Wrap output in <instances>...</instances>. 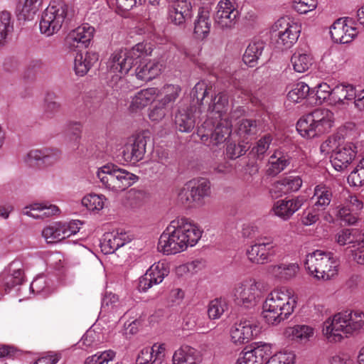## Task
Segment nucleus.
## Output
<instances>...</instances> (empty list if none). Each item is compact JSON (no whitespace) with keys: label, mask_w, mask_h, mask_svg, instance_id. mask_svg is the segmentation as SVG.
Masks as SVG:
<instances>
[{"label":"nucleus","mask_w":364,"mask_h":364,"mask_svg":"<svg viewBox=\"0 0 364 364\" xmlns=\"http://www.w3.org/2000/svg\"><path fill=\"white\" fill-rule=\"evenodd\" d=\"M144 54L145 46L142 43L136 44L131 50L114 53L108 63L112 86L122 82V77L133 65H136L135 75L139 80L150 81L158 77L161 74L162 65L158 61L145 58Z\"/></svg>","instance_id":"nucleus-1"},{"label":"nucleus","mask_w":364,"mask_h":364,"mask_svg":"<svg viewBox=\"0 0 364 364\" xmlns=\"http://www.w3.org/2000/svg\"><path fill=\"white\" fill-rule=\"evenodd\" d=\"M202 235V231L185 218L172 220L159 237L158 250L166 255H175L194 246Z\"/></svg>","instance_id":"nucleus-2"},{"label":"nucleus","mask_w":364,"mask_h":364,"mask_svg":"<svg viewBox=\"0 0 364 364\" xmlns=\"http://www.w3.org/2000/svg\"><path fill=\"white\" fill-rule=\"evenodd\" d=\"M296 297L291 289L283 287L272 291L262 304V316L268 324L277 325L293 313Z\"/></svg>","instance_id":"nucleus-3"},{"label":"nucleus","mask_w":364,"mask_h":364,"mask_svg":"<svg viewBox=\"0 0 364 364\" xmlns=\"http://www.w3.org/2000/svg\"><path fill=\"white\" fill-rule=\"evenodd\" d=\"M364 325V313L359 311H343L328 318L323 325V333L330 342L340 341L342 333L350 334Z\"/></svg>","instance_id":"nucleus-4"},{"label":"nucleus","mask_w":364,"mask_h":364,"mask_svg":"<svg viewBox=\"0 0 364 364\" xmlns=\"http://www.w3.org/2000/svg\"><path fill=\"white\" fill-rule=\"evenodd\" d=\"M304 267L317 279L327 281L338 273V262L331 252L316 250L306 255Z\"/></svg>","instance_id":"nucleus-5"},{"label":"nucleus","mask_w":364,"mask_h":364,"mask_svg":"<svg viewBox=\"0 0 364 364\" xmlns=\"http://www.w3.org/2000/svg\"><path fill=\"white\" fill-rule=\"evenodd\" d=\"M333 113L328 109H316L301 117L296 130L305 138H314L328 132L333 124Z\"/></svg>","instance_id":"nucleus-6"},{"label":"nucleus","mask_w":364,"mask_h":364,"mask_svg":"<svg viewBox=\"0 0 364 364\" xmlns=\"http://www.w3.org/2000/svg\"><path fill=\"white\" fill-rule=\"evenodd\" d=\"M97 177L105 188L116 193L126 190L138 180L135 174L113 164L100 168Z\"/></svg>","instance_id":"nucleus-7"},{"label":"nucleus","mask_w":364,"mask_h":364,"mask_svg":"<svg viewBox=\"0 0 364 364\" xmlns=\"http://www.w3.org/2000/svg\"><path fill=\"white\" fill-rule=\"evenodd\" d=\"M68 9V5L62 1H52L41 16V32L47 36L57 33L66 18Z\"/></svg>","instance_id":"nucleus-8"},{"label":"nucleus","mask_w":364,"mask_h":364,"mask_svg":"<svg viewBox=\"0 0 364 364\" xmlns=\"http://www.w3.org/2000/svg\"><path fill=\"white\" fill-rule=\"evenodd\" d=\"M272 38L277 48H290L298 40L300 33L299 25L289 18H281L272 26Z\"/></svg>","instance_id":"nucleus-9"},{"label":"nucleus","mask_w":364,"mask_h":364,"mask_svg":"<svg viewBox=\"0 0 364 364\" xmlns=\"http://www.w3.org/2000/svg\"><path fill=\"white\" fill-rule=\"evenodd\" d=\"M211 122L206 120L203 127L198 130V134L201 141L213 149L215 147L223 144L232 132V122L226 119H221L216 125L213 124L214 129H209L207 133L205 131L210 126Z\"/></svg>","instance_id":"nucleus-10"},{"label":"nucleus","mask_w":364,"mask_h":364,"mask_svg":"<svg viewBox=\"0 0 364 364\" xmlns=\"http://www.w3.org/2000/svg\"><path fill=\"white\" fill-rule=\"evenodd\" d=\"M259 286V283L252 278H247L236 283L232 291L235 301L238 305L247 308L254 306L261 294Z\"/></svg>","instance_id":"nucleus-11"},{"label":"nucleus","mask_w":364,"mask_h":364,"mask_svg":"<svg viewBox=\"0 0 364 364\" xmlns=\"http://www.w3.org/2000/svg\"><path fill=\"white\" fill-rule=\"evenodd\" d=\"M249 260L256 264H265L277 254V245L271 237H264L247 250Z\"/></svg>","instance_id":"nucleus-12"},{"label":"nucleus","mask_w":364,"mask_h":364,"mask_svg":"<svg viewBox=\"0 0 364 364\" xmlns=\"http://www.w3.org/2000/svg\"><path fill=\"white\" fill-rule=\"evenodd\" d=\"M239 12L230 0H220L216 6L215 23L221 29L232 28L237 21Z\"/></svg>","instance_id":"nucleus-13"},{"label":"nucleus","mask_w":364,"mask_h":364,"mask_svg":"<svg viewBox=\"0 0 364 364\" xmlns=\"http://www.w3.org/2000/svg\"><path fill=\"white\" fill-rule=\"evenodd\" d=\"M147 139L139 134L129 139L123 147L122 157L126 162L136 164L141 161L146 153Z\"/></svg>","instance_id":"nucleus-14"},{"label":"nucleus","mask_w":364,"mask_h":364,"mask_svg":"<svg viewBox=\"0 0 364 364\" xmlns=\"http://www.w3.org/2000/svg\"><path fill=\"white\" fill-rule=\"evenodd\" d=\"M258 332V326L254 321L241 319L231 328V340L236 345H241L249 342Z\"/></svg>","instance_id":"nucleus-15"},{"label":"nucleus","mask_w":364,"mask_h":364,"mask_svg":"<svg viewBox=\"0 0 364 364\" xmlns=\"http://www.w3.org/2000/svg\"><path fill=\"white\" fill-rule=\"evenodd\" d=\"M272 345L268 343H255L250 350L244 352L236 364H262L272 355Z\"/></svg>","instance_id":"nucleus-16"},{"label":"nucleus","mask_w":364,"mask_h":364,"mask_svg":"<svg viewBox=\"0 0 364 364\" xmlns=\"http://www.w3.org/2000/svg\"><path fill=\"white\" fill-rule=\"evenodd\" d=\"M306 198L298 196L291 199H282L275 202L271 211L283 220H289L304 204Z\"/></svg>","instance_id":"nucleus-17"},{"label":"nucleus","mask_w":364,"mask_h":364,"mask_svg":"<svg viewBox=\"0 0 364 364\" xmlns=\"http://www.w3.org/2000/svg\"><path fill=\"white\" fill-rule=\"evenodd\" d=\"M356 146L353 143H346L338 146L337 150L331 155V163L338 171L346 168L353 161L356 155Z\"/></svg>","instance_id":"nucleus-18"},{"label":"nucleus","mask_w":364,"mask_h":364,"mask_svg":"<svg viewBox=\"0 0 364 364\" xmlns=\"http://www.w3.org/2000/svg\"><path fill=\"white\" fill-rule=\"evenodd\" d=\"M23 281L24 272L19 261L12 262L0 275V286L4 287L6 291H9L14 287L21 284Z\"/></svg>","instance_id":"nucleus-19"},{"label":"nucleus","mask_w":364,"mask_h":364,"mask_svg":"<svg viewBox=\"0 0 364 364\" xmlns=\"http://www.w3.org/2000/svg\"><path fill=\"white\" fill-rule=\"evenodd\" d=\"M333 41L339 43H350L358 34L355 27L347 23V18H338L330 27Z\"/></svg>","instance_id":"nucleus-20"},{"label":"nucleus","mask_w":364,"mask_h":364,"mask_svg":"<svg viewBox=\"0 0 364 364\" xmlns=\"http://www.w3.org/2000/svg\"><path fill=\"white\" fill-rule=\"evenodd\" d=\"M303 181L299 176H288L274 182L269 189L272 198H279L292 192L298 191Z\"/></svg>","instance_id":"nucleus-21"},{"label":"nucleus","mask_w":364,"mask_h":364,"mask_svg":"<svg viewBox=\"0 0 364 364\" xmlns=\"http://www.w3.org/2000/svg\"><path fill=\"white\" fill-rule=\"evenodd\" d=\"M95 28L89 24H83L71 31L65 38L70 48H87L93 38Z\"/></svg>","instance_id":"nucleus-22"},{"label":"nucleus","mask_w":364,"mask_h":364,"mask_svg":"<svg viewBox=\"0 0 364 364\" xmlns=\"http://www.w3.org/2000/svg\"><path fill=\"white\" fill-rule=\"evenodd\" d=\"M193 16L192 6L185 0H177L168 9V19L176 26H185Z\"/></svg>","instance_id":"nucleus-23"},{"label":"nucleus","mask_w":364,"mask_h":364,"mask_svg":"<svg viewBox=\"0 0 364 364\" xmlns=\"http://www.w3.org/2000/svg\"><path fill=\"white\" fill-rule=\"evenodd\" d=\"M132 240V237L127 232L123 230H117L105 233L100 247L105 254H112Z\"/></svg>","instance_id":"nucleus-24"},{"label":"nucleus","mask_w":364,"mask_h":364,"mask_svg":"<svg viewBox=\"0 0 364 364\" xmlns=\"http://www.w3.org/2000/svg\"><path fill=\"white\" fill-rule=\"evenodd\" d=\"M165 354V344L154 343L151 348H145L140 351L136 364H162Z\"/></svg>","instance_id":"nucleus-25"},{"label":"nucleus","mask_w":364,"mask_h":364,"mask_svg":"<svg viewBox=\"0 0 364 364\" xmlns=\"http://www.w3.org/2000/svg\"><path fill=\"white\" fill-rule=\"evenodd\" d=\"M299 271L297 263H280L279 264L269 265L267 267L268 273L275 279L287 282L295 278Z\"/></svg>","instance_id":"nucleus-26"},{"label":"nucleus","mask_w":364,"mask_h":364,"mask_svg":"<svg viewBox=\"0 0 364 364\" xmlns=\"http://www.w3.org/2000/svg\"><path fill=\"white\" fill-rule=\"evenodd\" d=\"M60 209L55 205L48 203H33L24 208L23 215L35 219H43L57 215Z\"/></svg>","instance_id":"nucleus-27"},{"label":"nucleus","mask_w":364,"mask_h":364,"mask_svg":"<svg viewBox=\"0 0 364 364\" xmlns=\"http://www.w3.org/2000/svg\"><path fill=\"white\" fill-rule=\"evenodd\" d=\"M172 361L173 364H199L201 355L196 349L183 346L174 352Z\"/></svg>","instance_id":"nucleus-28"},{"label":"nucleus","mask_w":364,"mask_h":364,"mask_svg":"<svg viewBox=\"0 0 364 364\" xmlns=\"http://www.w3.org/2000/svg\"><path fill=\"white\" fill-rule=\"evenodd\" d=\"M290 163V157L288 154L280 150H276L269 158L267 163V174L275 176L284 171Z\"/></svg>","instance_id":"nucleus-29"},{"label":"nucleus","mask_w":364,"mask_h":364,"mask_svg":"<svg viewBox=\"0 0 364 364\" xmlns=\"http://www.w3.org/2000/svg\"><path fill=\"white\" fill-rule=\"evenodd\" d=\"M43 0H18L16 14L19 20H32L39 11Z\"/></svg>","instance_id":"nucleus-30"},{"label":"nucleus","mask_w":364,"mask_h":364,"mask_svg":"<svg viewBox=\"0 0 364 364\" xmlns=\"http://www.w3.org/2000/svg\"><path fill=\"white\" fill-rule=\"evenodd\" d=\"M356 97L355 88L350 84H340L333 88L331 102L338 105H348Z\"/></svg>","instance_id":"nucleus-31"},{"label":"nucleus","mask_w":364,"mask_h":364,"mask_svg":"<svg viewBox=\"0 0 364 364\" xmlns=\"http://www.w3.org/2000/svg\"><path fill=\"white\" fill-rule=\"evenodd\" d=\"M285 335L291 340L305 344L314 336V328L307 325H295L285 330Z\"/></svg>","instance_id":"nucleus-32"},{"label":"nucleus","mask_w":364,"mask_h":364,"mask_svg":"<svg viewBox=\"0 0 364 364\" xmlns=\"http://www.w3.org/2000/svg\"><path fill=\"white\" fill-rule=\"evenodd\" d=\"M333 197V192L329 187L318 185L314 188V196L311 198L313 207L318 210H325L330 205Z\"/></svg>","instance_id":"nucleus-33"},{"label":"nucleus","mask_w":364,"mask_h":364,"mask_svg":"<svg viewBox=\"0 0 364 364\" xmlns=\"http://www.w3.org/2000/svg\"><path fill=\"white\" fill-rule=\"evenodd\" d=\"M98 60V55L95 52L77 53L74 60V69L78 75H85L91 67Z\"/></svg>","instance_id":"nucleus-34"},{"label":"nucleus","mask_w":364,"mask_h":364,"mask_svg":"<svg viewBox=\"0 0 364 364\" xmlns=\"http://www.w3.org/2000/svg\"><path fill=\"white\" fill-rule=\"evenodd\" d=\"M175 124L181 132H190L196 124L195 117L191 109L178 110L175 115Z\"/></svg>","instance_id":"nucleus-35"},{"label":"nucleus","mask_w":364,"mask_h":364,"mask_svg":"<svg viewBox=\"0 0 364 364\" xmlns=\"http://www.w3.org/2000/svg\"><path fill=\"white\" fill-rule=\"evenodd\" d=\"M158 93L156 87H149L138 92L132 98L130 107L134 109H139L149 105Z\"/></svg>","instance_id":"nucleus-36"},{"label":"nucleus","mask_w":364,"mask_h":364,"mask_svg":"<svg viewBox=\"0 0 364 364\" xmlns=\"http://www.w3.org/2000/svg\"><path fill=\"white\" fill-rule=\"evenodd\" d=\"M189 186L193 191L196 204L200 205L205 197L210 194V184L206 178H195L188 181Z\"/></svg>","instance_id":"nucleus-37"},{"label":"nucleus","mask_w":364,"mask_h":364,"mask_svg":"<svg viewBox=\"0 0 364 364\" xmlns=\"http://www.w3.org/2000/svg\"><path fill=\"white\" fill-rule=\"evenodd\" d=\"M210 13L209 11L200 8L198 11L197 19L195 21L194 33L198 38H205L210 32Z\"/></svg>","instance_id":"nucleus-38"},{"label":"nucleus","mask_w":364,"mask_h":364,"mask_svg":"<svg viewBox=\"0 0 364 364\" xmlns=\"http://www.w3.org/2000/svg\"><path fill=\"white\" fill-rule=\"evenodd\" d=\"M229 109L228 97L224 92H220L211 100L209 105L208 112L213 117L214 113L218 114L220 120L223 118V115Z\"/></svg>","instance_id":"nucleus-39"},{"label":"nucleus","mask_w":364,"mask_h":364,"mask_svg":"<svg viewBox=\"0 0 364 364\" xmlns=\"http://www.w3.org/2000/svg\"><path fill=\"white\" fill-rule=\"evenodd\" d=\"M264 48V43L263 41H259L250 43L242 57L244 63L250 67H255L257 64Z\"/></svg>","instance_id":"nucleus-40"},{"label":"nucleus","mask_w":364,"mask_h":364,"mask_svg":"<svg viewBox=\"0 0 364 364\" xmlns=\"http://www.w3.org/2000/svg\"><path fill=\"white\" fill-rule=\"evenodd\" d=\"M291 63L295 72L302 73L312 65V58L309 54L296 51L291 58Z\"/></svg>","instance_id":"nucleus-41"},{"label":"nucleus","mask_w":364,"mask_h":364,"mask_svg":"<svg viewBox=\"0 0 364 364\" xmlns=\"http://www.w3.org/2000/svg\"><path fill=\"white\" fill-rule=\"evenodd\" d=\"M13 30L14 21L11 13L7 11L0 12V46L5 45Z\"/></svg>","instance_id":"nucleus-42"},{"label":"nucleus","mask_w":364,"mask_h":364,"mask_svg":"<svg viewBox=\"0 0 364 364\" xmlns=\"http://www.w3.org/2000/svg\"><path fill=\"white\" fill-rule=\"evenodd\" d=\"M62 223H55L43 228L42 236L48 243H53L65 239Z\"/></svg>","instance_id":"nucleus-43"},{"label":"nucleus","mask_w":364,"mask_h":364,"mask_svg":"<svg viewBox=\"0 0 364 364\" xmlns=\"http://www.w3.org/2000/svg\"><path fill=\"white\" fill-rule=\"evenodd\" d=\"M258 132L256 120L243 119L237 123V134L240 138L248 139L257 134Z\"/></svg>","instance_id":"nucleus-44"},{"label":"nucleus","mask_w":364,"mask_h":364,"mask_svg":"<svg viewBox=\"0 0 364 364\" xmlns=\"http://www.w3.org/2000/svg\"><path fill=\"white\" fill-rule=\"evenodd\" d=\"M169 270L164 262H158L151 265L146 271V274L151 277V279L155 284H160L164 277L168 275Z\"/></svg>","instance_id":"nucleus-45"},{"label":"nucleus","mask_w":364,"mask_h":364,"mask_svg":"<svg viewBox=\"0 0 364 364\" xmlns=\"http://www.w3.org/2000/svg\"><path fill=\"white\" fill-rule=\"evenodd\" d=\"M228 304L221 298L215 299L210 301L208 306V316L210 319L220 318L225 311L228 310Z\"/></svg>","instance_id":"nucleus-46"},{"label":"nucleus","mask_w":364,"mask_h":364,"mask_svg":"<svg viewBox=\"0 0 364 364\" xmlns=\"http://www.w3.org/2000/svg\"><path fill=\"white\" fill-rule=\"evenodd\" d=\"M335 214L337 219L345 225H355L358 220V215L352 213L348 207L343 205H339L335 208Z\"/></svg>","instance_id":"nucleus-47"},{"label":"nucleus","mask_w":364,"mask_h":364,"mask_svg":"<svg viewBox=\"0 0 364 364\" xmlns=\"http://www.w3.org/2000/svg\"><path fill=\"white\" fill-rule=\"evenodd\" d=\"M116 356V353L109 349L89 356L86 358L84 364H109L112 363Z\"/></svg>","instance_id":"nucleus-48"},{"label":"nucleus","mask_w":364,"mask_h":364,"mask_svg":"<svg viewBox=\"0 0 364 364\" xmlns=\"http://www.w3.org/2000/svg\"><path fill=\"white\" fill-rule=\"evenodd\" d=\"M310 88L308 85L303 82H300L296 84L289 92L287 98L292 102L298 103L307 97Z\"/></svg>","instance_id":"nucleus-49"},{"label":"nucleus","mask_w":364,"mask_h":364,"mask_svg":"<svg viewBox=\"0 0 364 364\" xmlns=\"http://www.w3.org/2000/svg\"><path fill=\"white\" fill-rule=\"evenodd\" d=\"M105 200L102 195L91 193L83 197L82 204L90 210H100L103 208Z\"/></svg>","instance_id":"nucleus-50"},{"label":"nucleus","mask_w":364,"mask_h":364,"mask_svg":"<svg viewBox=\"0 0 364 364\" xmlns=\"http://www.w3.org/2000/svg\"><path fill=\"white\" fill-rule=\"evenodd\" d=\"M181 92V87L176 85H166L163 87V93L164 97L159 100L160 102L164 104L168 108H171L172 104L178 97Z\"/></svg>","instance_id":"nucleus-51"},{"label":"nucleus","mask_w":364,"mask_h":364,"mask_svg":"<svg viewBox=\"0 0 364 364\" xmlns=\"http://www.w3.org/2000/svg\"><path fill=\"white\" fill-rule=\"evenodd\" d=\"M249 148L247 143L229 142L226 147V155L230 159H236L245 154Z\"/></svg>","instance_id":"nucleus-52"},{"label":"nucleus","mask_w":364,"mask_h":364,"mask_svg":"<svg viewBox=\"0 0 364 364\" xmlns=\"http://www.w3.org/2000/svg\"><path fill=\"white\" fill-rule=\"evenodd\" d=\"M60 109V104L55 100L54 94H48L45 98L44 102V115L47 118L53 117Z\"/></svg>","instance_id":"nucleus-53"},{"label":"nucleus","mask_w":364,"mask_h":364,"mask_svg":"<svg viewBox=\"0 0 364 364\" xmlns=\"http://www.w3.org/2000/svg\"><path fill=\"white\" fill-rule=\"evenodd\" d=\"M356 233L355 228H346L343 229L338 232L335 236L336 242L339 245H352L354 246V235Z\"/></svg>","instance_id":"nucleus-54"},{"label":"nucleus","mask_w":364,"mask_h":364,"mask_svg":"<svg viewBox=\"0 0 364 364\" xmlns=\"http://www.w3.org/2000/svg\"><path fill=\"white\" fill-rule=\"evenodd\" d=\"M193 191L191 186H189L188 182H187L179 191L178 194V201L188 207H191L193 203H196Z\"/></svg>","instance_id":"nucleus-55"},{"label":"nucleus","mask_w":364,"mask_h":364,"mask_svg":"<svg viewBox=\"0 0 364 364\" xmlns=\"http://www.w3.org/2000/svg\"><path fill=\"white\" fill-rule=\"evenodd\" d=\"M295 355L292 352H279L267 359L265 364H294Z\"/></svg>","instance_id":"nucleus-56"},{"label":"nucleus","mask_w":364,"mask_h":364,"mask_svg":"<svg viewBox=\"0 0 364 364\" xmlns=\"http://www.w3.org/2000/svg\"><path fill=\"white\" fill-rule=\"evenodd\" d=\"M272 141V137L270 134L264 135L257 141L256 145L252 148V152L257 155L258 159L262 158L269 148Z\"/></svg>","instance_id":"nucleus-57"},{"label":"nucleus","mask_w":364,"mask_h":364,"mask_svg":"<svg viewBox=\"0 0 364 364\" xmlns=\"http://www.w3.org/2000/svg\"><path fill=\"white\" fill-rule=\"evenodd\" d=\"M169 110L170 108L159 101L150 109L149 117L151 121L159 122L165 117Z\"/></svg>","instance_id":"nucleus-58"},{"label":"nucleus","mask_w":364,"mask_h":364,"mask_svg":"<svg viewBox=\"0 0 364 364\" xmlns=\"http://www.w3.org/2000/svg\"><path fill=\"white\" fill-rule=\"evenodd\" d=\"M316 6L317 0H294L292 5L293 9L301 14H306Z\"/></svg>","instance_id":"nucleus-59"},{"label":"nucleus","mask_w":364,"mask_h":364,"mask_svg":"<svg viewBox=\"0 0 364 364\" xmlns=\"http://www.w3.org/2000/svg\"><path fill=\"white\" fill-rule=\"evenodd\" d=\"M347 180L351 186L361 187L364 186V168L358 164L356 168L349 174Z\"/></svg>","instance_id":"nucleus-60"},{"label":"nucleus","mask_w":364,"mask_h":364,"mask_svg":"<svg viewBox=\"0 0 364 364\" xmlns=\"http://www.w3.org/2000/svg\"><path fill=\"white\" fill-rule=\"evenodd\" d=\"M320 211L313 206L306 208L302 213L301 222L305 226L315 224L319 220Z\"/></svg>","instance_id":"nucleus-61"},{"label":"nucleus","mask_w":364,"mask_h":364,"mask_svg":"<svg viewBox=\"0 0 364 364\" xmlns=\"http://www.w3.org/2000/svg\"><path fill=\"white\" fill-rule=\"evenodd\" d=\"M339 139L340 137L337 135H332L329 136L321 144V152L324 154H333V152L337 150L338 146H342V144H340Z\"/></svg>","instance_id":"nucleus-62"},{"label":"nucleus","mask_w":364,"mask_h":364,"mask_svg":"<svg viewBox=\"0 0 364 364\" xmlns=\"http://www.w3.org/2000/svg\"><path fill=\"white\" fill-rule=\"evenodd\" d=\"M208 90L209 88L205 82H198L193 88L191 95L193 98H196L198 102H200L201 103L208 95Z\"/></svg>","instance_id":"nucleus-63"},{"label":"nucleus","mask_w":364,"mask_h":364,"mask_svg":"<svg viewBox=\"0 0 364 364\" xmlns=\"http://www.w3.org/2000/svg\"><path fill=\"white\" fill-rule=\"evenodd\" d=\"M82 344L87 347L97 346L100 341V334L94 330L89 329L82 338Z\"/></svg>","instance_id":"nucleus-64"}]
</instances>
